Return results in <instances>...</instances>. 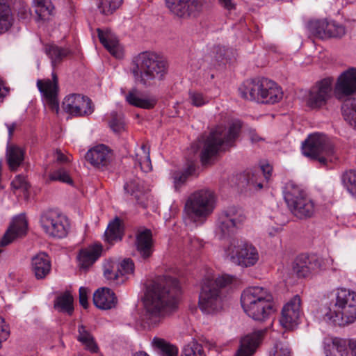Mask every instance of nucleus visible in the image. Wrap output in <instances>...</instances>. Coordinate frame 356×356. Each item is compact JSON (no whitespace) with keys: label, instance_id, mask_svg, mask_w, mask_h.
Returning a JSON list of instances; mask_svg holds the SVG:
<instances>
[{"label":"nucleus","instance_id":"nucleus-5","mask_svg":"<svg viewBox=\"0 0 356 356\" xmlns=\"http://www.w3.org/2000/svg\"><path fill=\"white\" fill-rule=\"evenodd\" d=\"M325 321L334 325L344 326L356 320V293L340 289L334 293L324 314Z\"/></svg>","mask_w":356,"mask_h":356},{"label":"nucleus","instance_id":"nucleus-43","mask_svg":"<svg viewBox=\"0 0 356 356\" xmlns=\"http://www.w3.org/2000/svg\"><path fill=\"white\" fill-rule=\"evenodd\" d=\"M152 344L161 351L162 356H177V348L163 339L154 338L152 341Z\"/></svg>","mask_w":356,"mask_h":356},{"label":"nucleus","instance_id":"nucleus-1","mask_svg":"<svg viewBox=\"0 0 356 356\" xmlns=\"http://www.w3.org/2000/svg\"><path fill=\"white\" fill-rule=\"evenodd\" d=\"M181 293L178 280L170 276H159L146 286L141 319L149 327L158 325L175 309Z\"/></svg>","mask_w":356,"mask_h":356},{"label":"nucleus","instance_id":"nucleus-57","mask_svg":"<svg viewBox=\"0 0 356 356\" xmlns=\"http://www.w3.org/2000/svg\"><path fill=\"white\" fill-rule=\"evenodd\" d=\"M87 289L85 287H80L79 289V303L85 309L88 307Z\"/></svg>","mask_w":356,"mask_h":356},{"label":"nucleus","instance_id":"nucleus-19","mask_svg":"<svg viewBox=\"0 0 356 356\" xmlns=\"http://www.w3.org/2000/svg\"><path fill=\"white\" fill-rule=\"evenodd\" d=\"M124 191L133 196L137 203L143 208L147 207V189L144 183L137 177L129 178L124 185Z\"/></svg>","mask_w":356,"mask_h":356},{"label":"nucleus","instance_id":"nucleus-7","mask_svg":"<svg viewBox=\"0 0 356 356\" xmlns=\"http://www.w3.org/2000/svg\"><path fill=\"white\" fill-rule=\"evenodd\" d=\"M234 277L223 275L215 279L206 278L199 297V307L202 312L213 314L220 312L224 305L228 284Z\"/></svg>","mask_w":356,"mask_h":356},{"label":"nucleus","instance_id":"nucleus-23","mask_svg":"<svg viewBox=\"0 0 356 356\" xmlns=\"http://www.w3.org/2000/svg\"><path fill=\"white\" fill-rule=\"evenodd\" d=\"M27 227V221L24 215L15 217L3 237L2 244L6 245L15 238L24 236L26 234Z\"/></svg>","mask_w":356,"mask_h":356},{"label":"nucleus","instance_id":"nucleus-13","mask_svg":"<svg viewBox=\"0 0 356 356\" xmlns=\"http://www.w3.org/2000/svg\"><path fill=\"white\" fill-rule=\"evenodd\" d=\"M225 254L229 259L243 267L254 266L259 260V254L252 244L232 238L225 250Z\"/></svg>","mask_w":356,"mask_h":356},{"label":"nucleus","instance_id":"nucleus-12","mask_svg":"<svg viewBox=\"0 0 356 356\" xmlns=\"http://www.w3.org/2000/svg\"><path fill=\"white\" fill-rule=\"evenodd\" d=\"M246 217L238 207L230 206L222 209L216 221V234L221 239L232 236L243 225Z\"/></svg>","mask_w":356,"mask_h":356},{"label":"nucleus","instance_id":"nucleus-36","mask_svg":"<svg viewBox=\"0 0 356 356\" xmlns=\"http://www.w3.org/2000/svg\"><path fill=\"white\" fill-rule=\"evenodd\" d=\"M44 50L47 55L51 59V65L54 67L70 54V51L68 49L60 47L56 44H47Z\"/></svg>","mask_w":356,"mask_h":356},{"label":"nucleus","instance_id":"nucleus-29","mask_svg":"<svg viewBox=\"0 0 356 356\" xmlns=\"http://www.w3.org/2000/svg\"><path fill=\"white\" fill-rule=\"evenodd\" d=\"M126 101L131 106L152 109L156 104L157 100L153 97H143L137 88H132L125 96Z\"/></svg>","mask_w":356,"mask_h":356},{"label":"nucleus","instance_id":"nucleus-49","mask_svg":"<svg viewBox=\"0 0 356 356\" xmlns=\"http://www.w3.org/2000/svg\"><path fill=\"white\" fill-rule=\"evenodd\" d=\"M49 179L51 181H58L70 185H72L73 184V180L70 176L68 172L63 168H60L52 172L49 175Z\"/></svg>","mask_w":356,"mask_h":356},{"label":"nucleus","instance_id":"nucleus-27","mask_svg":"<svg viewBox=\"0 0 356 356\" xmlns=\"http://www.w3.org/2000/svg\"><path fill=\"white\" fill-rule=\"evenodd\" d=\"M317 266L316 260L307 254H302L293 262V270L298 277L309 276Z\"/></svg>","mask_w":356,"mask_h":356},{"label":"nucleus","instance_id":"nucleus-46","mask_svg":"<svg viewBox=\"0 0 356 356\" xmlns=\"http://www.w3.org/2000/svg\"><path fill=\"white\" fill-rule=\"evenodd\" d=\"M342 181L348 191L356 195V170L346 172L342 176Z\"/></svg>","mask_w":356,"mask_h":356},{"label":"nucleus","instance_id":"nucleus-47","mask_svg":"<svg viewBox=\"0 0 356 356\" xmlns=\"http://www.w3.org/2000/svg\"><path fill=\"white\" fill-rule=\"evenodd\" d=\"M346 33V27L334 21L329 22L327 29V38H341Z\"/></svg>","mask_w":356,"mask_h":356},{"label":"nucleus","instance_id":"nucleus-15","mask_svg":"<svg viewBox=\"0 0 356 356\" xmlns=\"http://www.w3.org/2000/svg\"><path fill=\"white\" fill-rule=\"evenodd\" d=\"M171 13L181 18H196L207 7V0H166Z\"/></svg>","mask_w":356,"mask_h":356},{"label":"nucleus","instance_id":"nucleus-4","mask_svg":"<svg viewBox=\"0 0 356 356\" xmlns=\"http://www.w3.org/2000/svg\"><path fill=\"white\" fill-rule=\"evenodd\" d=\"M334 95L341 102L343 120L356 129V67H350L338 76Z\"/></svg>","mask_w":356,"mask_h":356},{"label":"nucleus","instance_id":"nucleus-20","mask_svg":"<svg viewBox=\"0 0 356 356\" xmlns=\"http://www.w3.org/2000/svg\"><path fill=\"white\" fill-rule=\"evenodd\" d=\"M136 254L143 260H147L152 255L153 241L150 229L139 231L136 235Z\"/></svg>","mask_w":356,"mask_h":356},{"label":"nucleus","instance_id":"nucleus-11","mask_svg":"<svg viewBox=\"0 0 356 356\" xmlns=\"http://www.w3.org/2000/svg\"><path fill=\"white\" fill-rule=\"evenodd\" d=\"M302 154L312 160H318L325 165L329 159H337L335 149L331 140L324 134L310 135L302 143Z\"/></svg>","mask_w":356,"mask_h":356},{"label":"nucleus","instance_id":"nucleus-40","mask_svg":"<svg viewBox=\"0 0 356 356\" xmlns=\"http://www.w3.org/2000/svg\"><path fill=\"white\" fill-rule=\"evenodd\" d=\"M140 150L142 151V154L136 153L134 159L135 161V165H138L140 168L141 170L145 172H149L152 169L150 161L149 149L145 144H143L140 147Z\"/></svg>","mask_w":356,"mask_h":356},{"label":"nucleus","instance_id":"nucleus-59","mask_svg":"<svg viewBox=\"0 0 356 356\" xmlns=\"http://www.w3.org/2000/svg\"><path fill=\"white\" fill-rule=\"evenodd\" d=\"M255 176L256 175L253 173L251 177H248V183L250 186L261 189L263 188V184L261 181H258Z\"/></svg>","mask_w":356,"mask_h":356},{"label":"nucleus","instance_id":"nucleus-41","mask_svg":"<svg viewBox=\"0 0 356 356\" xmlns=\"http://www.w3.org/2000/svg\"><path fill=\"white\" fill-rule=\"evenodd\" d=\"M329 22L326 19H318L310 21L307 27L309 31L321 39H327V29Z\"/></svg>","mask_w":356,"mask_h":356},{"label":"nucleus","instance_id":"nucleus-17","mask_svg":"<svg viewBox=\"0 0 356 356\" xmlns=\"http://www.w3.org/2000/svg\"><path fill=\"white\" fill-rule=\"evenodd\" d=\"M332 79L325 78L318 81L309 90L307 104L312 108L325 105L332 96Z\"/></svg>","mask_w":356,"mask_h":356},{"label":"nucleus","instance_id":"nucleus-24","mask_svg":"<svg viewBox=\"0 0 356 356\" xmlns=\"http://www.w3.org/2000/svg\"><path fill=\"white\" fill-rule=\"evenodd\" d=\"M351 341L338 337L325 339L323 342L325 356H348Z\"/></svg>","mask_w":356,"mask_h":356},{"label":"nucleus","instance_id":"nucleus-54","mask_svg":"<svg viewBox=\"0 0 356 356\" xmlns=\"http://www.w3.org/2000/svg\"><path fill=\"white\" fill-rule=\"evenodd\" d=\"M12 186L15 189H21L24 192H27L30 188V185L26 181L24 176L17 175L11 182Z\"/></svg>","mask_w":356,"mask_h":356},{"label":"nucleus","instance_id":"nucleus-26","mask_svg":"<svg viewBox=\"0 0 356 356\" xmlns=\"http://www.w3.org/2000/svg\"><path fill=\"white\" fill-rule=\"evenodd\" d=\"M32 272L37 280L44 279L51 271V264L49 255L40 252L32 258Z\"/></svg>","mask_w":356,"mask_h":356},{"label":"nucleus","instance_id":"nucleus-62","mask_svg":"<svg viewBox=\"0 0 356 356\" xmlns=\"http://www.w3.org/2000/svg\"><path fill=\"white\" fill-rule=\"evenodd\" d=\"M52 79H53V81L47 79L44 81L42 80H38V81H40L42 83L40 86H42V90L47 88V82H50L51 83H55V85L58 87V77L55 73H52Z\"/></svg>","mask_w":356,"mask_h":356},{"label":"nucleus","instance_id":"nucleus-37","mask_svg":"<svg viewBox=\"0 0 356 356\" xmlns=\"http://www.w3.org/2000/svg\"><path fill=\"white\" fill-rule=\"evenodd\" d=\"M122 235L123 229L121 225V220L117 217L108 224L105 232V238L108 243H112L121 240Z\"/></svg>","mask_w":356,"mask_h":356},{"label":"nucleus","instance_id":"nucleus-64","mask_svg":"<svg viewBox=\"0 0 356 356\" xmlns=\"http://www.w3.org/2000/svg\"><path fill=\"white\" fill-rule=\"evenodd\" d=\"M350 348L352 350L353 356H356V341H352L350 343Z\"/></svg>","mask_w":356,"mask_h":356},{"label":"nucleus","instance_id":"nucleus-55","mask_svg":"<svg viewBox=\"0 0 356 356\" xmlns=\"http://www.w3.org/2000/svg\"><path fill=\"white\" fill-rule=\"evenodd\" d=\"M214 52L216 53L215 58L217 62L225 64V61L228 59V50L224 47L218 46L214 48Z\"/></svg>","mask_w":356,"mask_h":356},{"label":"nucleus","instance_id":"nucleus-51","mask_svg":"<svg viewBox=\"0 0 356 356\" xmlns=\"http://www.w3.org/2000/svg\"><path fill=\"white\" fill-rule=\"evenodd\" d=\"M118 266L121 277H125L126 275L134 272V264L131 259H125L122 262L118 263Z\"/></svg>","mask_w":356,"mask_h":356},{"label":"nucleus","instance_id":"nucleus-34","mask_svg":"<svg viewBox=\"0 0 356 356\" xmlns=\"http://www.w3.org/2000/svg\"><path fill=\"white\" fill-rule=\"evenodd\" d=\"M118 263L111 260H106L103 265V273L104 277L113 284L123 283L126 278L121 277Z\"/></svg>","mask_w":356,"mask_h":356},{"label":"nucleus","instance_id":"nucleus-3","mask_svg":"<svg viewBox=\"0 0 356 356\" xmlns=\"http://www.w3.org/2000/svg\"><path fill=\"white\" fill-rule=\"evenodd\" d=\"M241 128V124L239 121L231 124L228 129L218 126L211 131L202 142L199 140L197 144H194L195 149L202 146L200 155L202 164L203 165H209L211 159L220 151H225L233 146L235 140L239 135Z\"/></svg>","mask_w":356,"mask_h":356},{"label":"nucleus","instance_id":"nucleus-16","mask_svg":"<svg viewBox=\"0 0 356 356\" xmlns=\"http://www.w3.org/2000/svg\"><path fill=\"white\" fill-rule=\"evenodd\" d=\"M65 111L74 116H86L90 115L93 111L91 99L81 94H70L63 102Z\"/></svg>","mask_w":356,"mask_h":356},{"label":"nucleus","instance_id":"nucleus-39","mask_svg":"<svg viewBox=\"0 0 356 356\" xmlns=\"http://www.w3.org/2000/svg\"><path fill=\"white\" fill-rule=\"evenodd\" d=\"M54 307L59 312L71 315L74 311L72 296L69 292H65L58 296L55 300Z\"/></svg>","mask_w":356,"mask_h":356},{"label":"nucleus","instance_id":"nucleus-42","mask_svg":"<svg viewBox=\"0 0 356 356\" xmlns=\"http://www.w3.org/2000/svg\"><path fill=\"white\" fill-rule=\"evenodd\" d=\"M123 0H96L100 13L104 15L113 14L122 5Z\"/></svg>","mask_w":356,"mask_h":356},{"label":"nucleus","instance_id":"nucleus-28","mask_svg":"<svg viewBox=\"0 0 356 356\" xmlns=\"http://www.w3.org/2000/svg\"><path fill=\"white\" fill-rule=\"evenodd\" d=\"M102 246L95 244L80 250L78 255L79 266L80 268L87 270L100 257Z\"/></svg>","mask_w":356,"mask_h":356},{"label":"nucleus","instance_id":"nucleus-32","mask_svg":"<svg viewBox=\"0 0 356 356\" xmlns=\"http://www.w3.org/2000/svg\"><path fill=\"white\" fill-rule=\"evenodd\" d=\"M40 81H37V86L41 93H42L43 96L45 97L47 104H49L50 108L53 111H56L58 113L59 110V103L57 99V93L58 87H57L55 83H51L50 82H47L46 89H42V86Z\"/></svg>","mask_w":356,"mask_h":356},{"label":"nucleus","instance_id":"nucleus-31","mask_svg":"<svg viewBox=\"0 0 356 356\" xmlns=\"http://www.w3.org/2000/svg\"><path fill=\"white\" fill-rule=\"evenodd\" d=\"M197 169L196 163L188 161L187 167L184 170L175 171L172 175V177L175 189L178 190L184 184L190 176L197 175Z\"/></svg>","mask_w":356,"mask_h":356},{"label":"nucleus","instance_id":"nucleus-14","mask_svg":"<svg viewBox=\"0 0 356 356\" xmlns=\"http://www.w3.org/2000/svg\"><path fill=\"white\" fill-rule=\"evenodd\" d=\"M40 223L45 234L53 238L65 237L70 227L65 216L55 209L44 211L41 213Z\"/></svg>","mask_w":356,"mask_h":356},{"label":"nucleus","instance_id":"nucleus-18","mask_svg":"<svg viewBox=\"0 0 356 356\" xmlns=\"http://www.w3.org/2000/svg\"><path fill=\"white\" fill-rule=\"evenodd\" d=\"M301 300L298 295H296L284 307L280 322L286 330H293L299 323L302 314L300 309Z\"/></svg>","mask_w":356,"mask_h":356},{"label":"nucleus","instance_id":"nucleus-35","mask_svg":"<svg viewBox=\"0 0 356 356\" xmlns=\"http://www.w3.org/2000/svg\"><path fill=\"white\" fill-rule=\"evenodd\" d=\"M11 0H0V34L8 31L13 26V17L9 3Z\"/></svg>","mask_w":356,"mask_h":356},{"label":"nucleus","instance_id":"nucleus-21","mask_svg":"<svg viewBox=\"0 0 356 356\" xmlns=\"http://www.w3.org/2000/svg\"><path fill=\"white\" fill-rule=\"evenodd\" d=\"M266 330H260L248 334L241 340V344L235 356H252L259 346Z\"/></svg>","mask_w":356,"mask_h":356},{"label":"nucleus","instance_id":"nucleus-9","mask_svg":"<svg viewBox=\"0 0 356 356\" xmlns=\"http://www.w3.org/2000/svg\"><path fill=\"white\" fill-rule=\"evenodd\" d=\"M214 209V195L209 190H200L191 194L184 206L185 221L202 224Z\"/></svg>","mask_w":356,"mask_h":356},{"label":"nucleus","instance_id":"nucleus-63","mask_svg":"<svg viewBox=\"0 0 356 356\" xmlns=\"http://www.w3.org/2000/svg\"><path fill=\"white\" fill-rule=\"evenodd\" d=\"M8 88L4 86L3 82L0 80V102L3 101V98L8 95Z\"/></svg>","mask_w":356,"mask_h":356},{"label":"nucleus","instance_id":"nucleus-38","mask_svg":"<svg viewBox=\"0 0 356 356\" xmlns=\"http://www.w3.org/2000/svg\"><path fill=\"white\" fill-rule=\"evenodd\" d=\"M35 12L38 20H47L51 15L54 6L49 0H34Z\"/></svg>","mask_w":356,"mask_h":356},{"label":"nucleus","instance_id":"nucleus-8","mask_svg":"<svg viewBox=\"0 0 356 356\" xmlns=\"http://www.w3.org/2000/svg\"><path fill=\"white\" fill-rule=\"evenodd\" d=\"M238 90L242 98L266 104H274L283 96L277 83L266 78L247 80Z\"/></svg>","mask_w":356,"mask_h":356},{"label":"nucleus","instance_id":"nucleus-52","mask_svg":"<svg viewBox=\"0 0 356 356\" xmlns=\"http://www.w3.org/2000/svg\"><path fill=\"white\" fill-rule=\"evenodd\" d=\"M17 18L23 23H27L31 19V13L29 6L24 3H20L17 8Z\"/></svg>","mask_w":356,"mask_h":356},{"label":"nucleus","instance_id":"nucleus-58","mask_svg":"<svg viewBox=\"0 0 356 356\" xmlns=\"http://www.w3.org/2000/svg\"><path fill=\"white\" fill-rule=\"evenodd\" d=\"M54 156L56 162L60 163H65L70 162L69 158L65 156L60 149H56L54 154Z\"/></svg>","mask_w":356,"mask_h":356},{"label":"nucleus","instance_id":"nucleus-22","mask_svg":"<svg viewBox=\"0 0 356 356\" xmlns=\"http://www.w3.org/2000/svg\"><path fill=\"white\" fill-rule=\"evenodd\" d=\"M111 152L105 145H99L90 149L86 155V159L97 168L106 166L111 160Z\"/></svg>","mask_w":356,"mask_h":356},{"label":"nucleus","instance_id":"nucleus-44","mask_svg":"<svg viewBox=\"0 0 356 356\" xmlns=\"http://www.w3.org/2000/svg\"><path fill=\"white\" fill-rule=\"evenodd\" d=\"M78 332V340L85 344L90 351L93 353L96 352L97 350V346L94 341L93 337L86 330V327L83 325H79Z\"/></svg>","mask_w":356,"mask_h":356},{"label":"nucleus","instance_id":"nucleus-61","mask_svg":"<svg viewBox=\"0 0 356 356\" xmlns=\"http://www.w3.org/2000/svg\"><path fill=\"white\" fill-rule=\"evenodd\" d=\"M249 137L252 143H257L259 141L264 140V138L259 136L255 130L250 129L249 131Z\"/></svg>","mask_w":356,"mask_h":356},{"label":"nucleus","instance_id":"nucleus-56","mask_svg":"<svg viewBox=\"0 0 356 356\" xmlns=\"http://www.w3.org/2000/svg\"><path fill=\"white\" fill-rule=\"evenodd\" d=\"M272 171H273V167L270 165L266 163V164H263L260 166L257 174L262 175L265 181L266 182H268L270 179V177L272 175Z\"/></svg>","mask_w":356,"mask_h":356},{"label":"nucleus","instance_id":"nucleus-48","mask_svg":"<svg viewBox=\"0 0 356 356\" xmlns=\"http://www.w3.org/2000/svg\"><path fill=\"white\" fill-rule=\"evenodd\" d=\"M109 126L113 131L120 134L125 131V122L122 115L116 113H111V119L109 122Z\"/></svg>","mask_w":356,"mask_h":356},{"label":"nucleus","instance_id":"nucleus-60","mask_svg":"<svg viewBox=\"0 0 356 356\" xmlns=\"http://www.w3.org/2000/svg\"><path fill=\"white\" fill-rule=\"evenodd\" d=\"M218 1L226 10H231L235 8V3L233 0H218Z\"/></svg>","mask_w":356,"mask_h":356},{"label":"nucleus","instance_id":"nucleus-10","mask_svg":"<svg viewBox=\"0 0 356 356\" xmlns=\"http://www.w3.org/2000/svg\"><path fill=\"white\" fill-rule=\"evenodd\" d=\"M284 198L292 214L303 220L312 218L315 213V204L306 192L292 181L284 188Z\"/></svg>","mask_w":356,"mask_h":356},{"label":"nucleus","instance_id":"nucleus-2","mask_svg":"<svg viewBox=\"0 0 356 356\" xmlns=\"http://www.w3.org/2000/svg\"><path fill=\"white\" fill-rule=\"evenodd\" d=\"M168 67L166 60L157 54L143 51L132 58L130 72L137 83L150 87L164 79Z\"/></svg>","mask_w":356,"mask_h":356},{"label":"nucleus","instance_id":"nucleus-33","mask_svg":"<svg viewBox=\"0 0 356 356\" xmlns=\"http://www.w3.org/2000/svg\"><path fill=\"white\" fill-rule=\"evenodd\" d=\"M24 159V150L16 145H10L6 149V160L11 171H15Z\"/></svg>","mask_w":356,"mask_h":356},{"label":"nucleus","instance_id":"nucleus-25","mask_svg":"<svg viewBox=\"0 0 356 356\" xmlns=\"http://www.w3.org/2000/svg\"><path fill=\"white\" fill-rule=\"evenodd\" d=\"M93 302L99 309L106 310L115 307L118 299L111 289L103 287L94 293Z\"/></svg>","mask_w":356,"mask_h":356},{"label":"nucleus","instance_id":"nucleus-45","mask_svg":"<svg viewBox=\"0 0 356 356\" xmlns=\"http://www.w3.org/2000/svg\"><path fill=\"white\" fill-rule=\"evenodd\" d=\"M181 356H206L202 344L193 341L184 346Z\"/></svg>","mask_w":356,"mask_h":356},{"label":"nucleus","instance_id":"nucleus-30","mask_svg":"<svg viewBox=\"0 0 356 356\" xmlns=\"http://www.w3.org/2000/svg\"><path fill=\"white\" fill-rule=\"evenodd\" d=\"M98 38L104 47L115 57L120 58L122 52L119 49L117 37L110 31L97 29Z\"/></svg>","mask_w":356,"mask_h":356},{"label":"nucleus","instance_id":"nucleus-50","mask_svg":"<svg viewBox=\"0 0 356 356\" xmlns=\"http://www.w3.org/2000/svg\"><path fill=\"white\" fill-rule=\"evenodd\" d=\"M189 98L191 104L195 106H202L209 102V98L202 93L197 91H190Z\"/></svg>","mask_w":356,"mask_h":356},{"label":"nucleus","instance_id":"nucleus-53","mask_svg":"<svg viewBox=\"0 0 356 356\" xmlns=\"http://www.w3.org/2000/svg\"><path fill=\"white\" fill-rule=\"evenodd\" d=\"M270 356H291V350L289 346L282 342H277L274 346L273 353Z\"/></svg>","mask_w":356,"mask_h":356},{"label":"nucleus","instance_id":"nucleus-6","mask_svg":"<svg viewBox=\"0 0 356 356\" xmlns=\"http://www.w3.org/2000/svg\"><path fill=\"white\" fill-rule=\"evenodd\" d=\"M241 303L244 312L254 321H264L275 312L273 295L261 286L245 289L241 296Z\"/></svg>","mask_w":356,"mask_h":356}]
</instances>
